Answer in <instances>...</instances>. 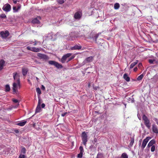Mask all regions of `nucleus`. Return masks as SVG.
Instances as JSON below:
<instances>
[{"label": "nucleus", "mask_w": 158, "mask_h": 158, "mask_svg": "<svg viewBox=\"0 0 158 158\" xmlns=\"http://www.w3.org/2000/svg\"><path fill=\"white\" fill-rule=\"evenodd\" d=\"M81 11H78L75 13L74 15V18L76 19H80L82 16Z\"/></svg>", "instance_id": "423d86ee"}, {"label": "nucleus", "mask_w": 158, "mask_h": 158, "mask_svg": "<svg viewBox=\"0 0 158 158\" xmlns=\"http://www.w3.org/2000/svg\"><path fill=\"white\" fill-rule=\"evenodd\" d=\"M27 49L29 50L35 52H38L40 51V48H36L35 47H31L29 46H27Z\"/></svg>", "instance_id": "9d476101"}, {"label": "nucleus", "mask_w": 158, "mask_h": 158, "mask_svg": "<svg viewBox=\"0 0 158 158\" xmlns=\"http://www.w3.org/2000/svg\"><path fill=\"white\" fill-rule=\"evenodd\" d=\"M81 46L79 44H76L74 46L70 47V49L72 50H79L81 48Z\"/></svg>", "instance_id": "4468645a"}, {"label": "nucleus", "mask_w": 158, "mask_h": 158, "mask_svg": "<svg viewBox=\"0 0 158 158\" xmlns=\"http://www.w3.org/2000/svg\"><path fill=\"white\" fill-rule=\"evenodd\" d=\"M121 156L123 158H128V156L125 153H123L122 155Z\"/></svg>", "instance_id": "72a5a7b5"}, {"label": "nucleus", "mask_w": 158, "mask_h": 158, "mask_svg": "<svg viewBox=\"0 0 158 158\" xmlns=\"http://www.w3.org/2000/svg\"><path fill=\"white\" fill-rule=\"evenodd\" d=\"M65 0H57V2L60 4H62L63 3Z\"/></svg>", "instance_id": "f704fd0d"}, {"label": "nucleus", "mask_w": 158, "mask_h": 158, "mask_svg": "<svg viewBox=\"0 0 158 158\" xmlns=\"http://www.w3.org/2000/svg\"><path fill=\"white\" fill-rule=\"evenodd\" d=\"M140 144H141V142H140Z\"/></svg>", "instance_id": "69168bd1"}, {"label": "nucleus", "mask_w": 158, "mask_h": 158, "mask_svg": "<svg viewBox=\"0 0 158 158\" xmlns=\"http://www.w3.org/2000/svg\"><path fill=\"white\" fill-rule=\"evenodd\" d=\"M15 133H18L19 132V131L18 130H16L15 131Z\"/></svg>", "instance_id": "6e6d98bb"}, {"label": "nucleus", "mask_w": 158, "mask_h": 158, "mask_svg": "<svg viewBox=\"0 0 158 158\" xmlns=\"http://www.w3.org/2000/svg\"><path fill=\"white\" fill-rule=\"evenodd\" d=\"M4 64L5 61L3 60H2L0 61V70L3 69Z\"/></svg>", "instance_id": "6ab92c4d"}, {"label": "nucleus", "mask_w": 158, "mask_h": 158, "mask_svg": "<svg viewBox=\"0 0 158 158\" xmlns=\"http://www.w3.org/2000/svg\"><path fill=\"white\" fill-rule=\"evenodd\" d=\"M138 60H136V61L133 62L130 65V68L132 69L138 63Z\"/></svg>", "instance_id": "412c9836"}, {"label": "nucleus", "mask_w": 158, "mask_h": 158, "mask_svg": "<svg viewBox=\"0 0 158 158\" xmlns=\"http://www.w3.org/2000/svg\"><path fill=\"white\" fill-rule=\"evenodd\" d=\"M124 79L126 80L127 82H129L130 81V78L128 76V75L127 73H125L123 76Z\"/></svg>", "instance_id": "a211bd4d"}, {"label": "nucleus", "mask_w": 158, "mask_h": 158, "mask_svg": "<svg viewBox=\"0 0 158 158\" xmlns=\"http://www.w3.org/2000/svg\"><path fill=\"white\" fill-rule=\"evenodd\" d=\"M155 145H153V146H152L151 148V151L152 152H153L155 150Z\"/></svg>", "instance_id": "79ce46f5"}, {"label": "nucleus", "mask_w": 158, "mask_h": 158, "mask_svg": "<svg viewBox=\"0 0 158 158\" xmlns=\"http://www.w3.org/2000/svg\"><path fill=\"white\" fill-rule=\"evenodd\" d=\"M137 70H138V68H137V67H135L134 69V71L135 72Z\"/></svg>", "instance_id": "5fc2aeb1"}, {"label": "nucleus", "mask_w": 158, "mask_h": 158, "mask_svg": "<svg viewBox=\"0 0 158 158\" xmlns=\"http://www.w3.org/2000/svg\"><path fill=\"white\" fill-rule=\"evenodd\" d=\"M36 80L37 81H38V80H39V79L37 77H36Z\"/></svg>", "instance_id": "bf43d9fd"}, {"label": "nucleus", "mask_w": 158, "mask_h": 158, "mask_svg": "<svg viewBox=\"0 0 158 158\" xmlns=\"http://www.w3.org/2000/svg\"><path fill=\"white\" fill-rule=\"evenodd\" d=\"M6 17V16L5 14H2L0 15V18L2 19H4Z\"/></svg>", "instance_id": "58836bf2"}, {"label": "nucleus", "mask_w": 158, "mask_h": 158, "mask_svg": "<svg viewBox=\"0 0 158 158\" xmlns=\"http://www.w3.org/2000/svg\"><path fill=\"white\" fill-rule=\"evenodd\" d=\"M94 59V57L91 56L85 59V61H87L88 62H90L92 61Z\"/></svg>", "instance_id": "aec40b11"}, {"label": "nucleus", "mask_w": 158, "mask_h": 158, "mask_svg": "<svg viewBox=\"0 0 158 158\" xmlns=\"http://www.w3.org/2000/svg\"><path fill=\"white\" fill-rule=\"evenodd\" d=\"M143 77V74H142L138 76L137 78V80L138 81H140L142 79Z\"/></svg>", "instance_id": "c756f323"}, {"label": "nucleus", "mask_w": 158, "mask_h": 158, "mask_svg": "<svg viewBox=\"0 0 158 158\" xmlns=\"http://www.w3.org/2000/svg\"><path fill=\"white\" fill-rule=\"evenodd\" d=\"M10 88L9 85H6L5 86V90L6 91H9L10 90Z\"/></svg>", "instance_id": "2f4dec72"}, {"label": "nucleus", "mask_w": 158, "mask_h": 158, "mask_svg": "<svg viewBox=\"0 0 158 158\" xmlns=\"http://www.w3.org/2000/svg\"><path fill=\"white\" fill-rule=\"evenodd\" d=\"M154 61V60L152 59H149V62L150 64H153V62Z\"/></svg>", "instance_id": "c03bdc74"}, {"label": "nucleus", "mask_w": 158, "mask_h": 158, "mask_svg": "<svg viewBox=\"0 0 158 158\" xmlns=\"http://www.w3.org/2000/svg\"><path fill=\"white\" fill-rule=\"evenodd\" d=\"M134 138H131V141H130V145H132L133 144V143H134Z\"/></svg>", "instance_id": "c9c22d12"}, {"label": "nucleus", "mask_w": 158, "mask_h": 158, "mask_svg": "<svg viewBox=\"0 0 158 158\" xmlns=\"http://www.w3.org/2000/svg\"><path fill=\"white\" fill-rule=\"evenodd\" d=\"M99 36V35L98 34H96L94 36L92 37V38L95 41H96L97 38H98Z\"/></svg>", "instance_id": "c85d7f7f"}, {"label": "nucleus", "mask_w": 158, "mask_h": 158, "mask_svg": "<svg viewBox=\"0 0 158 158\" xmlns=\"http://www.w3.org/2000/svg\"><path fill=\"white\" fill-rule=\"evenodd\" d=\"M34 43H35L33 45L34 46H35L37 44V42L36 41H35V42H34Z\"/></svg>", "instance_id": "4d7b16f0"}, {"label": "nucleus", "mask_w": 158, "mask_h": 158, "mask_svg": "<svg viewBox=\"0 0 158 158\" xmlns=\"http://www.w3.org/2000/svg\"><path fill=\"white\" fill-rule=\"evenodd\" d=\"M39 98L38 104L37 105H40L41 103L42 102V101L41 100L40 97H38Z\"/></svg>", "instance_id": "a19ab883"}, {"label": "nucleus", "mask_w": 158, "mask_h": 158, "mask_svg": "<svg viewBox=\"0 0 158 158\" xmlns=\"http://www.w3.org/2000/svg\"><path fill=\"white\" fill-rule=\"evenodd\" d=\"M12 0L13 1V2L15 4H16L17 2H19V1H17L16 0Z\"/></svg>", "instance_id": "864d4df0"}, {"label": "nucleus", "mask_w": 158, "mask_h": 158, "mask_svg": "<svg viewBox=\"0 0 158 158\" xmlns=\"http://www.w3.org/2000/svg\"><path fill=\"white\" fill-rule=\"evenodd\" d=\"M1 36L3 38H6L9 35V31L6 30L5 31H2L0 32Z\"/></svg>", "instance_id": "9b49d317"}, {"label": "nucleus", "mask_w": 158, "mask_h": 158, "mask_svg": "<svg viewBox=\"0 0 158 158\" xmlns=\"http://www.w3.org/2000/svg\"><path fill=\"white\" fill-rule=\"evenodd\" d=\"M48 63L50 65H54L58 69H61L63 68V66L61 64L54 61L49 60L48 61Z\"/></svg>", "instance_id": "20e7f679"}, {"label": "nucleus", "mask_w": 158, "mask_h": 158, "mask_svg": "<svg viewBox=\"0 0 158 158\" xmlns=\"http://www.w3.org/2000/svg\"><path fill=\"white\" fill-rule=\"evenodd\" d=\"M40 19V17L38 16L33 19L32 22L33 23H40L39 20Z\"/></svg>", "instance_id": "dca6fc26"}, {"label": "nucleus", "mask_w": 158, "mask_h": 158, "mask_svg": "<svg viewBox=\"0 0 158 158\" xmlns=\"http://www.w3.org/2000/svg\"><path fill=\"white\" fill-rule=\"evenodd\" d=\"M79 149L80 150V152L79 154L81 155L82 156L83 155V153L84 152V150L83 148V147L82 146H81L79 147Z\"/></svg>", "instance_id": "cd10ccee"}, {"label": "nucleus", "mask_w": 158, "mask_h": 158, "mask_svg": "<svg viewBox=\"0 0 158 158\" xmlns=\"http://www.w3.org/2000/svg\"><path fill=\"white\" fill-rule=\"evenodd\" d=\"M27 71H28V70L27 69H25V68L23 69H22L23 75L24 76H26L27 74Z\"/></svg>", "instance_id": "5701e85b"}, {"label": "nucleus", "mask_w": 158, "mask_h": 158, "mask_svg": "<svg viewBox=\"0 0 158 158\" xmlns=\"http://www.w3.org/2000/svg\"><path fill=\"white\" fill-rule=\"evenodd\" d=\"M152 130L154 133L158 134V127L155 124L152 125Z\"/></svg>", "instance_id": "ddd939ff"}, {"label": "nucleus", "mask_w": 158, "mask_h": 158, "mask_svg": "<svg viewBox=\"0 0 158 158\" xmlns=\"http://www.w3.org/2000/svg\"><path fill=\"white\" fill-rule=\"evenodd\" d=\"M87 132L85 131L83 132L81 134V137L83 144L86 146V143L88 141V136L87 135Z\"/></svg>", "instance_id": "7ed1b4c3"}, {"label": "nucleus", "mask_w": 158, "mask_h": 158, "mask_svg": "<svg viewBox=\"0 0 158 158\" xmlns=\"http://www.w3.org/2000/svg\"><path fill=\"white\" fill-rule=\"evenodd\" d=\"M120 5L118 3H116L114 4V8L115 10H117L119 8Z\"/></svg>", "instance_id": "a878e982"}, {"label": "nucleus", "mask_w": 158, "mask_h": 158, "mask_svg": "<svg viewBox=\"0 0 158 158\" xmlns=\"http://www.w3.org/2000/svg\"><path fill=\"white\" fill-rule=\"evenodd\" d=\"M74 58V56H72L69 58L68 61H67V62H69V61H71V60L73 59Z\"/></svg>", "instance_id": "37998d69"}, {"label": "nucleus", "mask_w": 158, "mask_h": 158, "mask_svg": "<svg viewBox=\"0 0 158 158\" xmlns=\"http://www.w3.org/2000/svg\"><path fill=\"white\" fill-rule=\"evenodd\" d=\"M82 156L80 154H78L77 155V157L78 158H81Z\"/></svg>", "instance_id": "8fccbe9b"}, {"label": "nucleus", "mask_w": 158, "mask_h": 158, "mask_svg": "<svg viewBox=\"0 0 158 158\" xmlns=\"http://www.w3.org/2000/svg\"><path fill=\"white\" fill-rule=\"evenodd\" d=\"M26 157V156H25L24 154H20L18 158H25Z\"/></svg>", "instance_id": "e433bc0d"}, {"label": "nucleus", "mask_w": 158, "mask_h": 158, "mask_svg": "<svg viewBox=\"0 0 158 158\" xmlns=\"http://www.w3.org/2000/svg\"><path fill=\"white\" fill-rule=\"evenodd\" d=\"M34 116L33 115L32 116L29 118L27 119L24 120L20 122L19 123L16 124V125L20 126H23L26 124L27 123V121L28 120H29L31 119L32 117Z\"/></svg>", "instance_id": "1a4fd4ad"}, {"label": "nucleus", "mask_w": 158, "mask_h": 158, "mask_svg": "<svg viewBox=\"0 0 158 158\" xmlns=\"http://www.w3.org/2000/svg\"><path fill=\"white\" fill-rule=\"evenodd\" d=\"M45 1H48V0H44Z\"/></svg>", "instance_id": "e2e57ef3"}, {"label": "nucleus", "mask_w": 158, "mask_h": 158, "mask_svg": "<svg viewBox=\"0 0 158 158\" xmlns=\"http://www.w3.org/2000/svg\"><path fill=\"white\" fill-rule=\"evenodd\" d=\"M103 154L101 153H98L97 154L96 158H103Z\"/></svg>", "instance_id": "7c9ffc66"}, {"label": "nucleus", "mask_w": 158, "mask_h": 158, "mask_svg": "<svg viewBox=\"0 0 158 158\" xmlns=\"http://www.w3.org/2000/svg\"><path fill=\"white\" fill-rule=\"evenodd\" d=\"M94 89L95 90H98L99 89V87L98 86H93Z\"/></svg>", "instance_id": "a18cd8bd"}, {"label": "nucleus", "mask_w": 158, "mask_h": 158, "mask_svg": "<svg viewBox=\"0 0 158 158\" xmlns=\"http://www.w3.org/2000/svg\"><path fill=\"white\" fill-rule=\"evenodd\" d=\"M22 149L21 150V154H24L26 153V148L23 147H21Z\"/></svg>", "instance_id": "393cba45"}, {"label": "nucleus", "mask_w": 158, "mask_h": 158, "mask_svg": "<svg viewBox=\"0 0 158 158\" xmlns=\"http://www.w3.org/2000/svg\"><path fill=\"white\" fill-rule=\"evenodd\" d=\"M153 119L156 122V124H158V119H157L156 118H155Z\"/></svg>", "instance_id": "49530a36"}, {"label": "nucleus", "mask_w": 158, "mask_h": 158, "mask_svg": "<svg viewBox=\"0 0 158 158\" xmlns=\"http://www.w3.org/2000/svg\"><path fill=\"white\" fill-rule=\"evenodd\" d=\"M2 9L6 12H9L11 10V6L9 4H6L3 6Z\"/></svg>", "instance_id": "0eeeda50"}, {"label": "nucleus", "mask_w": 158, "mask_h": 158, "mask_svg": "<svg viewBox=\"0 0 158 158\" xmlns=\"http://www.w3.org/2000/svg\"><path fill=\"white\" fill-rule=\"evenodd\" d=\"M1 10V8H0V10Z\"/></svg>", "instance_id": "338daca9"}, {"label": "nucleus", "mask_w": 158, "mask_h": 158, "mask_svg": "<svg viewBox=\"0 0 158 158\" xmlns=\"http://www.w3.org/2000/svg\"><path fill=\"white\" fill-rule=\"evenodd\" d=\"M134 98H129V102L133 103L134 102Z\"/></svg>", "instance_id": "4c0bfd02"}, {"label": "nucleus", "mask_w": 158, "mask_h": 158, "mask_svg": "<svg viewBox=\"0 0 158 158\" xmlns=\"http://www.w3.org/2000/svg\"><path fill=\"white\" fill-rule=\"evenodd\" d=\"M36 91L37 93L38 97H40L41 92L40 88L39 87L37 88L36 89Z\"/></svg>", "instance_id": "4be33fe9"}, {"label": "nucleus", "mask_w": 158, "mask_h": 158, "mask_svg": "<svg viewBox=\"0 0 158 158\" xmlns=\"http://www.w3.org/2000/svg\"><path fill=\"white\" fill-rule=\"evenodd\" d=\"M37 56L41 59H43L44 60H47L48 59V56L40 53H38Z\"/></svg>", "instance_id": "f8f14e48"}, {"label": "nucleus", "mask_w": 158, "mask_h": 158, "mask_svg": "<svg viewBox=\"0 0 158 158\" xmlns=\"http://www.w3.org/2000/svg\"><path fill=\"white\" fill-rule=\"evenodd\" d=\"M12 101H13V102L15 103H18L15 106V108L19 106V101L17 99H13L12 100Z\"/></svg>", "instance_id": "bb28decb"}, {"label": "nucleus", "mask_w": 158, "mask_h": 158, "mask_svg": "<svg viewBox=\"0 0 158 158\" xmlns=\"http://www.w3.org/2000/svg\"><path fill=\"white\" fill-rule=\"evenodd\" d=\"M45 105L44 103H42L41 104V106L42 108H44L45 107Z\"/></svg>", "instance_id": "3c124183"}, {"label": "nucleus", "mask_w": 158, "mask_h": 158, "mask_svg": "<svg viewBox=\"0 0 158 158\" xmlns=\"http://www.w3.org/2000/svg\"><path fill=\"white\" fill-rule=\"evenodd\" d=\"M155 143V141L154 139H152L148 143L147 145V147L148 148L150 147L151 146H153V144Z\"/></svg>", "instance_id": "f3484780"}, {"label": "nucleus", "mask_w": 158, "mask_h": 158, "mask_svg": "<svg viewBox=\"0 0 158 158\" xmlns=\"http://www.w3.org/2000/svg\"><path fill=\"white\" fill-rule=\"evenodd\" d=\"M142 66V64L141 63H140L139 64V65H138L139 66Z\"/></svg>", "instance_id": "13d9d810"}, {"label": "nucleus", "mask_w": 158, "mask_h": 158, "mask_svg": "<svg viewBox=\"0 0 158 158\" xmlns=\"http://www.w3.org/2000/svg\"><path fill=\"white\" fill-rule=\"evenodd\" d=\"M32 41L30 42L29 44H32Z\"/></svg>", "instance_id": "680f3d73"}, {"label": "nucleus", "mask_w": 158, "mask_h": 158, "mask_svg": "<svg viewBox=\"0 0 158 158\" xmlns=\"http://www.w3.org/2000/svg\"><path fill=\"white\" fill-rule=\"evenodd\" d=\"M13 10H14V12H17L18 11V9H17V8L15 6H13Z\"/></svg>", "instance_id": "ea45409f"}, {"label": "nucleus", "mask_w": 158, "mask_h": 158, "mask_svg": "<svg viewBox=\"0 0 158 158\" xmlns=\"http://www.w3.org/2000/svg\"><path fill=\"white\" fill-rule=\"evenodd\" d=\"M41 89L42 90H45V87L43 85H41Z\"/></svg>", "instance_id": "de8ad7c7"}, {"label": "nucleus", "mask_w": 158, "mask_h": 158, "mask_svg": "<svg viewBox=\"0 0 158 158\" xmlns=\"http://www.w3.org/2000/svg\"><path fill=\"white\" fill-rule=\"evenodd\" d=\"M143 119L144 121V123L145 125L148 129L151 127V123L150 121L147 117L145 115H144L143 117Z\"/></svg>", "instance_id": "f03ea898"}, {"label": "nucleus", "mask_w": 158, "mask_h": 158, "mask_svg": "<svg viewBox=\"0 0 158 158\" xmlns=\"http://www.w3.org/2000/svg\"><path fill=\"white\" fill-rule=\"evenodd\" d=\"M141 125L142 127H143V125L142 124H141Z\"/></svg>", "instance_id": "052dcab7"}, {"label": "nucleus", "mask_w": 158, "mask_h": 158, "mask_svg": "<svg viewBox=\"0 0 158 158\" xmlns=\"http://www.w3.org/2000/svg\"><path fill=\"white\" fill-rule=\"evenodd\" d=\"M150 139L151 137H148L143 139L141 146L143 149L145 148L147 143L148 142L149 140Z\"/></svg>", "instance_id": "6e6552de"}, {"label": "nucleus", "mask_w": 158, "mask_h": 158, "mask_svg": "<svg viewBox=\"0 0 158 158\" xmlns=\"http://www.w3.org/2000/svg\"><path fill=\"white\" fill-rule=\"evenodd\" d=\"M41 110L40 105H37L35 110L36 113L40 112Z\"/></svg>", "instance_id": "b1692460"}, {"label": "nucleus", "mask_w": 158, "mask_h": 158, "mask_svg": "<svg viewBox=\"0 0 158 158\" xmlns=\"http://www.w3.org/2000/svg\"><path fill=\"white\" fill-rule=\"evenodd\" d=\"M72 54L71 53H68L64 55L61 58V62L62 63H64L67 59L70 57Z\"/></svg>", "instance_id": "39448f33"}, {"label": "nucleus", "mask_w": 158, "mask_h": 158, "mask_svg": "<svg viewBox=\"0 0 158 158\" xmlns=\"http://www.w3.org/2000/svg\"><path fill=\"white\" fill-rule=\"evenodd\" d=\"M14 81L13 84V90L14 93H17V89L20 85L19 76L17 73H13Z\"/></svg>", "instance_id": "f257e3e1"}, {"label": "nucleus", "mask_w": 158, "mask_h": 158, "mask_svg": "<svg viewBox=\"0 0 158 158\" xmlns=\"http://www.w3.org/2000/svg\"><path fill=\"white\" fill-rule=\"evenodd\" d=\"M66 114H67V113H66H66H64L62 114H61V116H62V117H64V116L66 115Z\"/></svg>", "instance_id": "603ef678"}, {"label": "nucleus", "mask_w": 158, "mask_h": 158, "mask_svg": "<svg viewBox=\"0 0 158 158\" xmlns=\"http://www.w3.org/2000/svg\"><path fill=\"white\" fill-rule=\"evenodd\" d=\"M89 86H90V84H89V85H88V86L89 87Z\"/></svg>", "instance_id": "0e129e2a"}, {"label": "nucleus", "mask_w": 158, "mask_h": 158, "mask_svg": "<svg viewBox=\"0 0 158 158\" xmlns=\"http://www.w3.org/2000/svg\"><path fill=\"white\" fill-rule=\"evenodd\" d=\"M75 32H72L70 33L69 35V39L70 40H73L75 37H76V36L75 35Z\"/></svg>", "instance_id": "2eb2a0df"}, {"label": "nucleus", "mask_w": 158, "mask_h": 158, "mask_svg": "<svg viewBox=\"0 0 158 158\" xmlns=\"http://www.w3.org/2000/svg\"><path fill=\"white\" fill-rule=\"evenodd\" d=\"M153 80L155 82H156L158 80V75H156L154 76L153 78Z\"/></svg>", "instance_id": "473e14b6"}, {"label": "nucleus", "mask_w": 158, "mask_h": 158, "mask_svg": "<svg viewBox=\"0 0 158 158\" xmlns=\"http://www.w3.org/2000/svg\"><path fill=\"white\" fill-rule=\"evenodd\" d=\"M21 5L19 4L18 5L17 8V9L18 10L21 8Z\"/></svg>", "instance_id": "09e8293b"}]
</instances>
